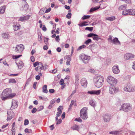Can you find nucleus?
Returning a JSON list of instances; mask_svg holds the SVG:
<instances>
[{
    "mask_svg": "<svg viewBox=\"0 0 135 135\" xmlns=\"http://www.w3.org/2000/svg\"><path fill=\"white\" fill-rule=\"evenodd\" d=\"M11 89L10 88H7L4 89L0 95L1 99L3 100L13 98L16 95L15 93H11Z\"/></svg>",
    "mask_w": 135,
    "mask_h": 135,
    "instance_id": "obj_1",
    "label": "nucleus"
},
{
    "mask_svg": "<svg viewBox=\"0 0 135 135\" xmlns=\"http://www.w3.org/2000/svg\"><path fill=\"white\" fill-rule=\"evenodd\" d=\"M93 80L95 86L97 88H100L103 85L104 79L103 76L98 75L94 77Z\"/></svg>",
    "mask_w": 135,
    "mask_h": 135,
    "instance_id": "obj_2",
    "label": "nucleus"
},
{
    "mask_svg": "<svg viewBox=\"0 0 135 135\" xmlns=\"http://www.w3.org/2000/svg\"><path fill=\"white\" fill-rule=\"evenodd\" d=\"M87 107H85L81 109L80 111V117L83 119L85 120L88 118L87 114Z\"/></svg>",
    "mask_w": 135,
    "mask_h": 135,
    "instance_id": "obj_3",
    "label": "nucleus"
},
{
    "mask_svg": "<svg viewBox=\"0 0 135 135\" xmlns=\"http://www.w3.org/2000/svg\"><path fill=\"white\" fill-rule=\"evenodd\" d=\"M132 105L130 103H125L121 105L120 110L126 112H129L132 110Z\"/></svg>",
    "mask_w": 135,
    "mask_h": 135,
    "instance_id": "obj_4",
    "label": "nucleus"
},
{
    "mask_svg": "<svg viewBox=\"0 0 135 135\" xmlns=\"http://www.w3.org/2000/svg\"><path fill=\"white\" fill-rule=\"evenodd\" d=\"M107 81L108 83L112 85H115L117 83V80L111 76H108L107 78Z\"/></svg>",
    "mask_w": 135,
    "mask_h": 135,
    "instance_id": "obj_5",
    "label": "nucleus"
},
{
    "mask_svg": "<svg viewBox=\"0 0 135 135\" xmlns=\"http://www.w3.org/2000/svg\"><path fill=\"white\" fill-rule=\"evenodd\" d=\"M79 59L85 64L88 63L90 57L89 56L86 55L84 54H82L79 56Z\"/></svg>",
    "mask_w": 135,
    "mask_h": 135,
    "instance_id": "obj_6",
    "label": "nucleus"
},
{
    "mask_svg": "<svg viewBox=\"0 0 135 135\" xmlns=\"http://www.w3.org/2000/svg\"><path fill=\"white\" fill-rule=\"evenodd\" d=\"M124 90L127 91L132 92L135 91V86L128 84L125 85Z\"/></svg>",
    "mask_w": 135,
    "mask_h": 135,
    "instance_id": "obj_7",
    "label": "nucleus"
},
{
    "mask_svg": "<svg viewBox=\"0 0 135 135\" xmlns=\"http://www.w3.org/2000/svg\"><path fill=\"white\" fill-rule=\"evenodd\" d=\"M24 49V46L22 44L17 45L15 51L17 52H21Z\"/></svg>",
    "mask_w": 135,
    "mask_h": 135,
    "instance_id": "obj_8",
    "label": "nucleus"
},
{
    "mask_svg": "<svg viewBox=\"0 0 135 135\" xmlns=\"http://www.w3.org/2000/svg\"><path fill=\"white\" fill-rule=\"evenodd\" d=\"M113 73L115 74H117L120 72L119 66L117 64L115 65L112 68Z\"/></svg>",
    "mask_w": 135,
    "mask_h": 135,
    "instance_id": "obj_9",
    "label": "nucleus"
},
{
    "mask_svg": "<svg viewBox=\"0 0 135 135\" xmlns=\"http://www.w3.org/2000/svg\"><path fill=\"white\" fill-rule=\"evenodd\" d=\"M118 91V89L116 87L112 86H110V87L109 91L110 94H112Z\"/></svg>",
    "mask_w": 135,
    "mask_h": 135,
    "instance_id": "obj_10",
    "label": "nucleus"
},
{
    "mask_svg": "<svg viewBox=\"0 0 135 135\" xmlns=\"http://www.w3.org/2000/svg\"><path fill=\"white\" fill-rule=\"evenodd\" d=\"M8 117L7 119V121L11 120L14 117L15 114L12 111H8L7 112Z\"/></svg>",
    "mask_w": 135,
    "mask_h": 135,
    "instance_id": "obj_11",
    "label": "nucleus"
},
{
    "mask_svg": "<svg viewBox=\"0 0 135 135\" xmlns=\"http://www.w3.org/2000/svg\"><path fill=\"white\" fill-rule=\"evenodd\" d=\"M134 57V55L131 53H127L124 56V58L125 60H127Z\"/></svg>",
    "mask_w": 135,
    "mask_h": 135,
    "instance_id": "obj_12",
    "label": "nucleus"
},
{
    "mask_svg": "<svg viewBox=\"0 0 135 135\" xmlns=\"http://www.w3.org/2000/svg\"><path fill=\"white\" fill-rule=\"evenodd\" d=\"M124 130H123L115 131L109 132V134L113 135L123 134L124 132Z\"/></svg>",
    "mask_w": 135,
    "mask_h": 135,
    "instance_id": "obj_13",
    "label": "nucleus"
},
{
    "mask_svg": "<svg viewBox=\"0 0 135 135\" xmlns=\"http://www.w3.org/2000/svg\"><path fill=\"white\" fill-rule=\"evenodd\" d=\"M101 92L100 90H92L90 91H88V93L91 95H99Z\"/></svg>",
    "mask_w": 135,
    "mask_h": 135,
    "instance_id": "obj_14",
    "label": "nucleus"
},
{
    "mask_svg": "<svg viewBox=\"0 0 135 135\" xmlns=\"http://www.w3.org/2000/svg\"><path fill=\"white\" fill-rule=\"evenodd\" d=\"M80 83L82 86L84 88L86 87L87 84V81L86 79L84 78H82L80 81Z\"/></svg>",
    "mask_w": 135,
    "mask_h": 135,
    "instance_id": "obj_15",
    "label": "nucleus"
},
{
    "mask_svg": "<svg viewBox=\"0 0 135 135\" xmlns=\"http://www.w3.org/2000/svg\"><path fill=\"white\" fill-rule=\"evenodd\" d=\"M18 106L17 102L15 100H12V106L11 108L12 109H14L16 108Z\"/></svg>",
    "mask_w": 135,
    "mask_h": 135,
    "instance_id": "obj_16",
    "label": "nucleus"
},
{
    "mask_svg": "<svg viewBox=\"0 0 135 135\" xmlns=\"http://www.w3.org/2000/svg\"><path fill=\"white\" fill-rule=\"evenodd\" d=\"M124 133L125 135H135V132L128 130L127 129H124Z\"/></svg>",
    "mask_w": 135,
    "mask_h": 135,
    "instance_id": "obj_17",
    "label": "nucleus"
},
{
    "mask_svg": "<svg viewBox=\"0 0 135 135\" xmlns=\"http://www.w3.org/2000/svg\"><path fill=\"white\" fill-rule=\"evenodd\" d=\"M104 121L105 122H107L110 121L111 119L110 115L108 114H105L103 116Z\"/></svg>",
    "mask_w": 135,
    "mask_h": 135,
    "instance_id": "obj_18",
    "label": "nucleus"
},
{
    "mask_svg": "<svg viewBox=\"0 0 135 135\" xmlns=\"http://www.w3.org/2000/svg\"><path fill=\"white\" fill-rule=\"evenodd\" d=\"M64 59H67V61L66 64L67 65H70V61L71 60V56L67 55L65 56L64 57Z\"/></svg>",
    "mask_w": 135,
    "mask_h": 135,
    "instance_id": "obj_19",
    "label": "nucleus"
},
{
    "mask_svg": "<svg viewBox=\"0 0 135 135\" xmlns=\"http://www.w3.org/2000/svg\"><path fill=\"white\" fill-rule=\"evenodd\" d=\"M13 27L15 31H16L20 29V26L17 23H15L13 25Z\"/></svg>",
    "mask_w": 135,
    "mask_h": 135,
    "instance_id": "obj_20",
    "label": "nucleus"
},
{
    "mask_svg": "<svg viewBox=\"0 0 135 135\" xmlns=\"http://www.w3.org/2000/svg\"><path fill=\"white\" fill-rule=\"evenodd\" d=\"M97 45L96 44H94L92 45H91L89 46L88 47H87L88 48L90 49L91 51L93 52V50L94 49L96 48L97 47Z\"/></svg>",
    "mask_w": 135,
    "mask_h": 135,
    "instance_id": "obj_21",
    "label": "nucleus"
},
{
    "mask_svg": "<svg viewBox=\"0 0 135 135\" xmlns=\"http://www.w3.org/2000/svg\"><path fill=\"white\" fill-rule=\"evenodd\" d=\"M112 43L116 45H120V42L118 40V39L116 37L113 40Z\"/></svg>",
    "mask_w": 135,
    "mask_h": 135,
    "instance_id": "obj_22",
    "label": "nucleus"
},
{
    "mask_svg": "<svg viewBox=\"0 0 135 135\" xmlns=\"http://www.w3.org/2000/svg\"><path fill=\"white\" fill-rule=\"evenodd\" d=\"M103 1H100L99 2V3H101L100 4V6L99 7H95L94 8H91L90 9V10L89 11L90 12H92L94 11H95L98 9H99L100 8V6H102V4H102V3L103 2Z\"/></svg>",
    "mask_w": 135,
    "mask_h": 135,
    "instance_id": "obj_23",
    "label": "nucleus"
},
{
    "mask_svg": "<svg viewBox=\"0 0 135 135\" xmlns=\"http://www.w3.org/2000/svg\"><path fill=\"white\" fill-rule=\"evenodd\" d=\"M71 128L73 130L79 131L80 129V127L78 125L75 124L71 127Z\"/></svg>",
    "mask_w": 135,
    "mask_h": 135,
    "instance_id": "obj_24",
    "label": "nucleus"
},
{
    "mask_svg": "<svg viewBox=\"0 0 135 135\" xmlns=\"http://www.w3.org/2000/svg\"><path fill=\"white\" fill-rule=\"evenodd\" d=\"M2 37L5 39H8L9 38L10 36L8 33H3L2 34Z\"/></svg>",
    "mask_w": 135,
    "mask_h": 135,
    "instance_id": "obj_25",
    "label": "nucleus"
},
{
    "mask_svg": "<svg viewBox=\"0 0 135 135\" xmlns=\"http://www.w3.org/2000/svg\"><path fill=\"white\" fill-rule=\"evenodd\" d=\"M129 11L128 15H135V10L134 9H128Z\"/></svg>",
    "mask_w": 135,
    "mask_h": 135,
    "instance_id": "obj_26",
    "label": "nucleus"
},
{
    "mask_svg": "<svg viewBox=\"0 0 135 135\" xmlns=\"http://www.w3.org/2000/svg\"><path fill=\"white\" fill-rule=\"evenodd\" d=\"M42 92L43 93H47L48 91L47 89V86L46 85H44L42 87Z\"/></svg>",
    "mask_w": 135,
    "mask_h": 135,
    "instance_id": "obj_27",
    "label": "nucleus"
},
{
    "mask_svg": "<svg viewBox=\"0 0 135 135\" xmlns=\"http://www.w3.org/2000/svg\"><path fill=\"white\" fill-rule=\"evenodd\" d=\"M26 1H24V2L26 4ZM28 9V5L27 4H26L24 6V7L23 8H21V11H23L25 10V11L27 10Z\"/></svg>",
    "mask_w": 135,
    "mask_h": 135,
    "instance_id": "obj_28",
    "label": "nucleus"
},
{
    "mask_svg": "<svg viewBox=\"0 0 135 135\" xmlns=\"http://www.w3.org/2000/svg\"><path fill=\"white\" fill-rule=\"evenodd\" d=\"M16 64L17 65L19 69L22 68L23 65V63L21 61H20L17 63H16Z\"/></svg>",
    "mask_w": 135,
    "mask_h": 135,
    "instance_id": "obj_29",
    "label": "nucleus"
},
{
    "mask_svg": "<svg viewBox=\"0 0 135 135\" xmlns=\"http://www.w3.org/2000/svg\"><path fill=\"white\" fill-rule=\"evenodd\" d=\"M6 8L5 6H3L0 7V14H3Z\"/></svg>",
    "mask_w": 135,
    "mask_h": 135,
    "instance_id": "obj_30",
    "label": "nucleus"
},
{
    "mask_svg": "<svg viewBox=\"0 0 135 135\" xmlns=\"http://www.w3.org/2000/svg\"><path fill=\"white\" fill-rule=\"evenodd\" d=\"M89 104L93 107H94L96 105L95 101L93 100H90L89 102Z\"/></svg>",
    "mask_w": 135,
    "mask_h": 135,
    "instance_id": "obj_31",
    "label": "nucleus"
},
{
    "mask_svg": "<svg viewBox=\"0 0 135 135\" xmlns=\"http://www.w3.org/2000/svg\"><path fill=\"white\" fill-rule=\"evenodd\" d=\"M88 23V22L84 21L83 22L81 23L80 24H78V25L80 27L88 26L89 25V24Z\"/></svg>",
    "mask_w": 135,
    "mask_h": 135,
    "instance_id": "obj_32",
    "label": "nucleus"
},
{
    "mask_svg": "<svg viewBox=\"0 0 135 135\" xmlns=\"http://www.w3.org/2000/svg\"><path fill=\"white\" fill-rule=\"evenodd\" d=\"M31 16V15H27L25 16L22 17L23 21L28 20Z\"/></svg>",
    "mask_w": 135,
    "mask_h": 135,
    "instance_id": "obj_33",
    "label": "nucleus"
},
{
    "mask_svg": "<svg viewBox=\"0 0 135 135\" xmlns=\"http://www.w3.org/2000/svg\"><path fill=\"white\" fill-rule=\"evenodd\" d=\"M31 16V15H27L25 16L22 17L23 21L28 20Z\"/></svg>",
    "mask_w": 135,
    "mask_h": 135,
    "instance_id": "obj_34",
    "label": "nucleus"
},
{
    "mask_svg": "<svg viewBox=\"0 0 135 135\" xmlns=\"http://www.w3.org/2000/svg\"><path fill=\"white\" fill-rule=\"evenodd\" d=\"M115 19V17L113 16L107 18L105 20H109L110 21H112L114 20Z\"/></svg>",
    "mask_w": 135,
    "mask_h": 135,
    "instance_id": "obj_35",
    "label": "nucleus"
},
{
    "mask_svg": "<svg viewBox=\"0 0 135 135\" xmlns=\"http://www.w3.org/2000/svg\"><path fill=\"white\" fill-rule=\"evenodd\" d=\"M126 5H122L119 7L118 9L120 10L124 9L126 8Z\"/></svg>",
    "mask_w": 135,
    "mask_h": 135,
    "instance_id": "obj_36",
    "label": "nucleus"
},
{
    "mask_svg": "<svg viewBox=\"0 0 135 135\" xmlns=\"http://www.w3.org/2000/svg\"><path fill=\"white\" fill-rule=\"evenodd\" d=\"M129 11L128 9H125L123 11L122 14L123 15H128Z\"/></svg>",
    "mask_w": 135,
    "mask_h": 135,
    "instance_id": "obj_37",
    "label": "nucleus"
},
{
    "mask_svg": "<svg viewBox=\"0 0 135 135\" xmlns=\"http://www.w3.org/2000/svg\"><path fill=\"white\" fill-rule=\"evenodd\" d=\"M45 10V8H42L40 9L39 13V15H42L45 13L44 11Z\"/></svg>",
    "mask_w": 135,
    "mask_h": 135,
    "instance_id": "obj_38",
    "label": "nucleus"
},
{
    "mask_svg": "<svg viewBox=\"0 0 135 135\" xmlns=\"http://www.w3.org/2000/svg\"><path fill=\"white\" fill-rule=\"evenodd\" d=\"M94 36H97V35L94 33H90L87 35L88 37H93Z\"/></svg>",
    "mask_w": 135,
    "mask_h": 135,
    "instance_id": "obj_39",
    "label": "nucleus"
},
{
    "mask_svg": "<svg viewBox=\"0 0 135 135\" xmlns=\"http://www.w3.org/2000/svg\"><path fill=\"white\" fill-rule=\"evenodd\" d=\"M38 68L40 70H41L42 69H43V65L41 62H40V64L38 66Z\"/></svg>",
    "mask_w": 135,
    "mask_h": 135,
    "instance_id": "obj_40",
    "label": "nucleus"
},
{
    "mask_svg": "<svg viewBox=\"0 0 135 135\" xmlns=\"http://www.w3.org/2000/svg\"><path fill=\"white\" fill-rule=\"evenodd\" d=\"M25 132L26 133H31L32 132V130L31 129L26 128L25 130Z\"/></svg>",
    "mask_w": 135,
    "mask_h": 135,
    "instance_id": "obj_41",
    "label": "nucleus"
},
{
    "mask_svg": "<svg viewBox=\"0 0 135 135\" xmlns=\"http://www.w3.org/2000/svg\"><path fill=\"white\" fill-rule=\"evenodd\" d=\"M16 20L17 21H23L22 17H18L16 18Z\"/></svg>",
    "mask_w": 135,
    "mask_h": 135,
    "instance_id": "obj_42",
    "label": "nucleus"
},
{
    "mask_svg": "<svg viewBox=\"0 0 135 135\" xmlns=\"http://www.w3.org/2000/svg\"><path fill=\"white\" fill-rule=\"evenodd\" d=\"M98 36L97 35V36H94L93 37V39L94 40L98 41L100 39V38L98 37Z\"/></svg>",
    "mask_w": 135,
    "mask_h": 135,
    "instance_id": "obj_43",
    "label": "nucleus"
},
{
    "mask_svg": "<svg viewBox=\"0 0 135 135\" xmlns=\"http://www.w3.org/2000/svg\"><path fill=\"white\" fill-rule=\"evenodd\" d=\"M38 41L40 43H42V38L41 35H38Z\"/></svg>",
    "mask_w": 135,
    "mask_h": 135,
    "instance_id": "obj_44",
    "label": "nucleus"
},
{
    "mask_svg": "<svg viewBox=\"0 0 135 135\" xmlns=\"http://www.w3.org/2000/svg\"><path fill=\"white\" fill-rule=\"evenodd\" d=\"M90 17L89 15H84L82 18V19L83 20H84L86 19H88Z\"/></svg>",
    "mask_w": 135,
    "mask_h": 135,
    "instance_id": "obj_45",
    "label": "nucleus"
},
{
    "mask_svg": "<svg viewBox=\"0 0 135 135\" xmlns=\"http://www.w3.org/2000/svg\"><path fill=\"white\" fill-rule=\"evenodd\" d=\"M86 46L84 45H82L80 46L77 49V50H79L82 49L85 47Z\"/></svg>",
    "mask_w": 135,
    "mask_h": 135,
    "instance_id": "obj_46",
    "label": "nucleus"
},
{
    "mask_svg": "<svg viewBox=\"0 0 135 135\" xmlns=\"http://www.w3.org/2000/svg\"><path fill=\"white\" fill-rule=\"evenodd\" d=\"M91 42V40L90 39H88L84 43L86 45H88L89 43Z\"/></svg>",
    "mask_w": 135,
    "mask_h": 135,
    "instance_id": "obj_47",
    "label": "nucleus"
},
{
    "mask_svg": "<svg viewBox=\"0 0 135 135\" xmlns=\"http://www.w3.org/2000/svg\"><path fill=\"white\" fill-rule=\"evenodd\" d=\"M49 40L48 38H46L45 37L44 39V42L45 43V44L46 45H48L49 44V43H48V41Z\"/></svg>",
    "mask_w": 135,
    "mask_h": 135,
    "instance_id": "obj_48",
    "label": "nucleus"
},
{
    "mask_svg": "<svg viewBox=\"0 0 135 135\" xmlns=\"http://www.w3.org/2000/svg\"><path fill=\"white\" fill-rule=\"evenodd\" d=\"M85 30H89L90 32H91L93 30V27H87L85 28Z\"/></svg>",
    "mask_w": 135,
    "mask_h": 135,
    "instance_id": "obj_49",
    "label": "nucleus"
},
{
    "mask_svg": "<svg viewBox=\"0 0 135 135\" xmlns=\"http://www.w3.org/2000/svg\"><path fill=\"white\" fill-rule=\"evenodd\" d=\"M22 56L21 55H14L12 56V58L13 59H17Z\"/></svg>",
    "mask_w": 135,
    "mask_h": 135,
    "instance_id": "obj_50",
    "label": "nucleus"
},
{
    "mask_svg": "<svg viewBox=\"0 0 135 135\" xmlns=\"http://www.w3.org/2000/svg\"><path fill=\"white\" fill-rule=\"evenodd\" d=\"M39 75H37L36 76V79L37 80H39L40 79V76L42 75L41 73H40L39 74Z\"/></svg>",
    "mask_w": 135,
    "mask_h": 135,
    "instance_id": "obj_51",
    "label": "nucleus"
},
{
    "mask_svg": "<svg viewBox=\"0 0 135 135\" xmlns=\"http://www.w3.org/2000/svg\"><path fill=\"white\" fill-rule=\"evenodd\" d=\"M44 108V107L43 106H40L37 108L38 111H40L42 110Z\"/></svg>",
    "mask_w": 135,
    "mask_h": 135,
    "instance_id": "obj_52",
    "label": "nucleus"
},
{
    "mask_svg": "<svg viewBox=\"0 0 135 135\" xmlns=\"http://www.w3.org/2000/svg\"><path fill=\"white\" fill-rule=\"evenodd\" d=\"M75 83L77 84L78 83V75H75Z\"/></svg>",
    "mask_w": 135,
    "mask_h": 135,
    "instance_id": "obj_53",
    "label": "nucleus"
},
{
    "mask_svg": "<svg viewBox=\"0 0 135 135\" xmlns=\"http://www.w3.org/2000/svg\"><path fill=\"white\" fill-rule=\"evenodd\" d=\"M9 83H16V81L15 79H10L9 80Z\"/></svg>",
    "mask_w": 135,
    "mask_h": 135,
    "instance_id": "obj_54",
    "label": "nucleus"
},
{
    "mask_svg": "<svg viewBox=\"0 0 135 135\" xmlns=\"http://www.w3.org/2000/svg\"><path fill=\"white\" fill-rule=\"evenodd\" d=\"M71 16V14L70 12H69L66 15V17L68 19L70 18Z\"/></svg>",
    "mask_w": 135,
    "mask_h": 135,
    "instance_id": "obj_55",
    "label": "nucleus"
},
{
    "mask_svg": "<svg viewBox=\"0 0 135 135\" xmlns=\"http://www.w3.org/2000/svg\"><path fill=\"white\" fill-rule=\"evenodd\" d=\"M75 120L79 122H82V119L80 118H75Z\"/></svg>",
    "mask_w": 135,
    "mask_h": 135,
    "instance_id": "obj_56",
    "label": "nucleus"
},
{
    "mask_svg": "<svg viewBox=\"0 0 135 135\" xmlns=\"http://www.w3.org/2000/svg\"><path fill=\"white\" fill-rule=\"evenodd\" d=\"M63 106H60L57 108V110L58 111H62L63 109Z\"/></svg>",
    "mask_w": 135,
    "mask_h": 135,
    "instance_id": "obj_57",
    "label": "nucleus"
},
{
    "mask_svg": "<svg viewBox=\"0 0 135 135\" xmlns=\"http://www.w3.org/2000/svg\"><path fill=\"white\" fill-rule=\"evenodd\" d=\"M62 113V111H58L56 114V116L57 117H59L60 116Z\"/></svg>",
    "mask_w": 135,
    "mask_h": 135,
    "instance_id": "obj_58",
    "label": "nucleus"
},
{
    "mask_svg": "<svg viewBox=\"0 0 135 135\" xmlns=\"http://www.w3.org/2000/svg\"><path fill=\"white\" fill-rule=\"evenodd\" d=\"M29 123V121L27 119H26L24 121V125L25 126L28 125Z\"/></svg>",
    "mask_w": 135,
    "mask_h": 135,
    "instance_id": "obj_59",
    "label": "nucleus"
},
{
    "mask_svg": "<svg viewBox=\"0 0 135 135\" xmlns=\"http://www.w3.org/2000/svg\"><path fill=\"white\" fill-rule=\"evenodd\" d=\"M37 110V109L36 108H34L32 110L31 112L32 113H34L36 112Z\"/></svg>",
    "mask_w": 135,
    "mask_h": 135,
    "instance_id": "obj_60",
    "label": "nucleus"
},
{
    "mask_svg": "<svg viewBox=\"0 0 135 135\" xmlns=\"http://www.w3.org/2000/svg\"><path fill=\"white\" fill-rule=\"evenodd\" d=\"M55 40L57 42H59V41L60 40V39L59 38V35L57 36H56Z\"/></svg>",
    "mask_w": 135,
    "mask_h": 135,
    "instance_id": "obj_61",
    "label": "nucleus"
},
{
    "mask_svg": "<svg viewBox=\"0 0 135 135\" xmlns=\"http://www.w3.org/2000/svg\"><path fill=\"white\" fill-rule=\"evenodd\" d=\"M40 64V62H39L38 61H36L33 64V66L34 67H36L37 65H38L39 64Z\"/></svg>",
    "mask_w": 135,
    "mask_h": 135,
    "instance_id": "obj_62",
    "label": "nucleus"
},
{
    "mask_svg": "<svg viewBox=\"0 0 135 135\" xmlns=\"http://www.w3.org/2000/svg\"><path fill=\"white\" fill-rule=\"evenodd\" d=\"M61 122H62V120L61 119H59L58 120H57V121L56 122V124H60L61 123Z\"/></svg>",
    "mask_w": 135,
    "mask_h": 135,
    "instance_id": "obj_63",
    "label": "nucleus"
},
{
    "mask_svg": "<svg viewBox=\"0 0 135 135\" xmlns=\"http://www.w3.org/2000/svg\"><path fill=\"white\" fill-rule=\"evenodd\" d=\"M64 83V80L63 79H61L60 80L59 83L61 85H62Z\"/></svg>",
    "mask_w": 135,
    "mask_h": 135,
    "instance_id": "obj_64",
    "label": "nucleus"
}]
</instances>
